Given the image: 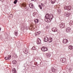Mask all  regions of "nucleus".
I'll use <instances>...</instances> for the list:
<instances>
[{
	"label": "nucleus",
	"mask_w": 73,
	"mask_h": 73,
	"mask_svg": "<svg viewBox=\"0 0 73 73\" xmlns=\"http://www.w3.org/2000/svg\"><path fill=\"white\" fill-rule=\"evenodd\" d=\"M66 31L67 33H68L70 31V28L69 27H67L66 29Z\"/></svg>",
	"instance_id": "nucleus-8"
},
{
	"label": "nucleus",
	"mask_w": 73,
	"mask_h": 73,
	"mask_svg": "<svg viewBox=\"0 0 73 73\" xmlns=\"http://www.w3.org/2000/svg\"><path fill=\"white\" fill-rule=\"evenodd\" d=\"M68 48L70 49H72L73 48V46H72L70 45L68 46Z\"/></svg>",
	"instance_id": "nucleus-17"
},
{
	"label": "nucleus",
	"mask_w": 73,
	"mask_h": 73,
	"mask_svg": "<svg viewBox=\"0 0 73 73\" xmlns=\"http://www.w3.org/2000/svg\"><path fill=\"white\" fill-rule=\"evenodd\" d=\"M70 15V13H67V12H66L65 13V15L66 17H68V16H69Z\"/></svg>",
	"instance_id": "nucleus-9"
},
{
	"label": "nucleus",
	"mask_w": 73,
	"mask_h": 73,
	"mask_svg": "<svg viewBox=\"0 0 73 73\" xmlns=\"http://www.w3.org/2000/svg\"><path fill=\"white\" fill-rule=\"evenodd\" d=\"M52 31L53 32H57V29L56 27H53L52 29Z\"/></svg>",
	"instance_id": "nucleus-5"
},
{
	"label": "nucleus",
	"mask_w": 73,
	"mask_h": 73,
	"mask_svg": "<svg viewBox=\"0 0 73 73\" xmlns=\"http://www.w3.org/2000/svg\"><path fill=\"white\" fill-rule=\"evenodd\" d=\"M52 41H53V40L52 39V38H51L50 39L48 40V41L49 42H52Z\"/></svg>",
	"instance_id": "nucleus-20"
},
{
	"label": "nucleus",
	"mask_w": 73,
	"mask_h": 73,
	"mask_svg": "<svg viewBox=\"0 0 73 73\" xmlns=\"http://www.w3.org/2000/svg\"><path fill=\"white\" fill-rule=\"evenodd\" d=\"M45 17H46V15H45Z\"/></svg>",
	"instance_id": "nucleus-37"
},
{
	"label": "nucleus",
	"mask_w": 73,
	"mask_h": 73,
	"mask_svg": "<svg viewBox=\"0 0 73 73\" xmlns=\"http://www.w3.org/2000/svg\"><path fill=\"white\" fill-rule=\"evenodd\" d=\"M13 56H14V57H15L16 56H17V55L15 53H14V54H13Z\"/></svg>",
	"instance_id": "nucleus-27"
},
{
	"label": "nucleus",
	"mask_w": 73,
	"mask_h": 73,
	"mask_svg": "<svg viewBox=\"0 0 73 73\" xmlns=\"http://www.w3.org/2000/svg\"><path fill=\"white\" fill-rule=\"evenodd\" d=\"M47 41H48V39H46Z\"/></svg>",
	"instance_id": "nucleus-36"
},
{
	"label": "nucleus",
	"mask_w": 73,
	"mask_h": 73,
	"mask_svg": "<svg viewBox=\"0 0 73 73\" xmlns=\"http://www.w3.org/2000/svg\"><path fill=\"white\" fill-rule=\"evenodd\" d=\"M56 0H52L51 3H52V4H54Z\"/></svg>",
	"instance_id": "nucleus-21"
},
{
	"label": "nucleus",
	"mask_w": 73,
	"mask_h": 73,
	"mask_svg": "<svg viewBox=\"0 0 73 73\" xmlns=\"http://www.w3.org/2000/svg\"><path fill=\"white\" fill-rule=\"evenodd\" d=\"M35 0H31V1H34Z\"/></svg>",
	"instance_id": "nucleus-34"
},
{
	"label": "nucleus",
	"mask_w": 73,
	"mask_h": 73,
	"mask_svg": "<svg viewBox=\"0 0 73 73\" xmlns=\"http://www.w3.org/2000/svg\"><path fill=\"white\" fill-rule=\"evenodd\" d=\"M33 16H35V13H33Z\"/></svg>",
	"instance_id": "nucleus-32"
},
{
	"label": "nucleus",
	"mask_w": 73,
	"mask_h": 73,
	"mask_svg": "<svg viewBox=\"0 0 73 73\" xmlns=\"http://www.w3.org/2000/svg\"><path fill=\"white\" fill-rule=\"evenodd\" d=\"M0 31H1V28L0 27Z\"/></svg>",
	"instance_id": "nucleus-35"
},
{
	"label": "nucleus",
	"mask_w": 73,
	"mask_h": 73,
	"mask_svg": "<svg viewBox=\"0 0 73 73\" xmlns=\"http://www.w3.org/2000/svg\"><path fill=\"white\" fill-rule=\"evenodd\" d=\"M42 50L43 52H45L46 51V48L45 47H43L42 48Z\"/></svg>",
	"instance_id": "nucleus-11"
},
{
	"label": "nucleus",
	"mask_w": 73,
	"mask_h": 73,
	"mask_svg": "<svg viewBox=\"0 0 73 73\" xmlns=\"http://www.w3.org/2000/svg\"><path fill=\"white\" fill-rule=\"evenodd\" d=\"M51 70L53 72H54L56 70L54 69V68L53 67H52L51 69Z\"/></svg>",
	"instance_id": "nucleus-22"
},
{
	"label": "nucleus",
	"mask_w": 73,
	"mask_h": 73,
	"mask_svg": "<svg viewBox=\"0 0 73 73\" xmlns=\"http://www.w3.org/2000/svg\"><path fill=\"white\" fill-rule=\"evenodd\" d=\"M29 7L31 8H33V4L30 3L29 4Z\"/></svg>",
	"instance_id": "nucleus-13"
},
{
	"label": "nucleus",
	"mask_w": 73,
	"mask_h": 73,
	"mask_svg": "<svg viewBox=\"0 0 73 73\" xmlns=\"http://www.w3.org/2000/svg\"><path fill=\"white\" fill-rule=\"evenodd\" d=\"M32 49L33 50H36V49H37L36 48V47L34 46L33 47V48H32Z\"/></svg>",
	"instance_id": "nucleus-24"
},
{
	"label": "nucleus",
	"mask_w": 73,
	"mask_h": 73,
	"mask_svg": "<svg viewBox=\"0 0 73 73\" xmlns=\"http://www.w3.org/2000/svg\"><path fill=\"white\" fill-rule=\"evenodd\" d=\"M64 9H67V10H68V11H69V10H70V6H65L64 7Z\"/></svg>",
	"instance_id": "nucleus-4"
},
{
	"label": "nucleus",
	"mask_w": 73,
	"mask_h": 73,
	"mask_svg": "<svg viewBox=\"0 0 73 73\" xmlns=\"http://www.w3.org/2000/svg\"><path fill=\"white\" fill-rule=\"evenodd\" d=\"M25 7H26V5H25Z\"/></svg>",
	"instance_id": "nucleus-38"
},
{
	"label": "nucleus",
	"mask_w": 73,
	"mask_h": 73,
	"mask_svg": "<svg viewBox=\"0 0 73 73\" xmlns=\"http://www.w3.org/2000/svg\"><path fill=\"white\" fill-rule=\"evenodd\" d=\"M59 27L60 28H63L65 27V24L64 23H62L60 24Z\"/></svg>",
	"instance_id": "nucleus-2"
},
{
	"label": "nucleus",
	"mask_w": 73,
	"mask_h": 73,
	"mask_svg": "<svg viewBox=\"0 0 73 73\" xmlns=\"http://www.w3.org/2000/svg\"><path fill=\"white\" fill-rule=\"evenodd\" d=\"M51 54H49V53H47L46 54V56L47 57H48V58H49V57L50 56Z\"/></svg>",
	"instance_id": "nucleus-12"
},
{
	"label": "nucleus",
	"mask_w": 73,
	"mask_h": 73,
	"mask_svg": "<svg viewBox=\"0 0 73 73\" xmlns=\"http://www.w3.org/2000/svg\"><path fill=\"white\" fill-rule=\"evenodd\" d=\"M17 0H15L14 2V4H16V3H17Z\"/></svg>",
	"instance_id": "nucleus-25"
},
{
	"label": "nucleus",
	"mask_w": 73,
	"mask_h": 73,
	"mask_svg": "<svg viewBox=\"0 0 73 73\" xmlns=\"http://www.w3.org/2000/svg\"><path fill=\"white\" fill-rule=\"evenodd\" d=\"M41 33V32L40 31H39L38 32H37L35 33V35L36 36H37L39 35V34H40Z\"/></svg>",
	"instance_id": "nucleus-15"
},
{
	"label": "nucleus",
	"mask_w": 73,
	"mask_h": 73,
	"mask_svg": "<svg viewBox=\"0 0 73 73\" xmlns=\"http://www.w3.org/2000/svg\"><path fill=\"white\" fill-rule=\"evenodd\" d=\"M12 63L13 64H16V61L15 60H14L12 61Z\"/></svg>",
	"instance_id": "nucleus-19"
},
{
	"label": "nucleus",
	"mask_w": 73,
	"mask_h": 73,
	"mask_svg": "<svg viewBox=\"0 0 73 73\" xmlns=\"http://www.w3.org/2000/svg\"><path fill=\"white\" fill-rule=\"evenodd\" d=\"M60 61L63 63H65L66 61V59L64 58H62L60 59Z\"/></svg>",
	"instance_id": "nucleus-3"
},
{
	"label": "nucleus",
	"mask_w": 73,
	"mask_h": 73,
	"mask_svg": "<svg viewBox=\"0 0 73 73\" xmlns=\"http://www.w3.org/2000/svg\"><path fill=\"white\" fill-rule=\"evenodd\" d=\"M44 42H46V39H45V38L44 39Z\"/></svg>",
	"instance_id": "nucleus-29"
},
{
	"label": "nucleus",
	"mask_w": 73,
	"mask_h": 73,
	"mask_svg": "<svg viewBox=\"0 0 73 73\" xmlns=\"http://www.w3.org/2000/svg\"><path fill=\"white\" fill-rule=\"evenodd\" d=\"M10 17H13V15H12L11 14V15H10Z\"/></svg>",
	"instance_id": "nucleus-30"
},
{
	"label": "nucleus",
	"mask_w": 73,
	"mask_h": 73,
	"mask_svg": "<svg viewBox=\"0 0 73 73\" xmlns=\"http://www.w3.org/2000/svg\"><path fill=\"white\" fill-rule=\"evenodd\" d=\"M53 14H51L50 15L48 14H46V21L47 23H50L51 20L53 19Z\"/></svg>",
	"instance_id": "nucleus-1"
},
{
	"label": "nucleus",
	"mask_w": 73,
	"mask_h": 73,
	"mask_svg": "<svg viewBox=\"0 0 73 73\" xmlns=\"http://www.w3.org/2000/svg\"><path fill=\"white\" fill-rule=\"evenodd\" d=\"M41 5H42V7H44V5L42 3H41Z\"/></svg>",
	"instance_id": "nucleus-28"
},
{
	"label": "nucleus",
	"mask_w": 73,
	"mask_h": 73,
	"mask_svg": "<svg viewBox=\"0 0 73 73\" xmlns=\"http://www.w3.org/2000/svg\"><path fill=\"white\" fill-rule=\"evenodd\" d=\"M41 42V41L39 38H37V43L38 44H40Z\"/></svg>",
	"instance_id": "nucleus-10"
},
{
	"label": "nucleus",
	"mask_w": 73,
	"mask_h": 73,
	"mask_svg": "<svg viewBox=\"0 0 73 73\" xmlns=\"http://www.w3.org/2000/svg\"><path fill=\"white\" fill-rule=\"evenodd\" d=\"M11 55H9V56H7L5 57V60H10V58H11Z\"/></svg>",
	"instance_id": "nucleus-7"
},
{
	"label": "nucleus",
	"mask_w": 73,
	"mask_h": 73,
	"mask_svg": "<svg viewBox=\"0 0 73 73\" xmlns=\"http://www.w3.org/2000/svg\"><path fill=\"white\" fill-rule=\"evenodd\" d=\"M47 50H48V48H46V51H47Z\"/></svg>",
	"instance_id": "nucleus-33"
},
{
	"label": "nucleus",
	"mask_w": 73,
	"mask_h": 73,
	"mask_svg": "<svg viewBox=\"0 0 73 73\" xmlns=\"http://www.w3.org/2000/svg\"><path fill=\"white\" fill-rule=\"evenodd\" d=\"M12 72H13V73H16V69H15V68H13L12 69Z\"/></svg>",
	"instance_id": "nucleus-14"
},
{
	"label": "nucleus",
	"mask_w": 73,
	"mask_h": 73,
	"mask_svg": "<svg viewBox=\"0 0 73 73\" xmlns=\"http://www.w3.org/2000/svg\"><path fill=\"white\" fill-rule=\"evenodd\" d=\"M34 21L36 24H37V23H38V19H35V20Z\"/></svg>",
	"instance_id": "nucleus-16"
},
{
	"label": "nucleus",
	"mask_w": 73,
	"mask_h": 73,
	"mask_svg": "<svg viewBox=\"0 0 73 73\" xmlns=\"http://www.w3.org/2000/svg\"><path fill=\"white\" fill-rule=\"evenodd\" d=\"M49 28V26H47L46 27V28H47V29H48Z\"/></svg>",
	"instance_id": "nucleus-31"
},
{
	"label": "nucleus",
	"mask_w": 73,
	"mask_h": 73,
	"mask_svg": "<svg viewBox=\"0 0 73 73\" xmlns=\"http://www.w3.org/2000/svg\"><path fill=\"white\" fill-rule=\"evenodd\" d=\"M39 7L40 9H42V7H41V5H39Z\"/></svg>",
	"instance_id": "nucleus-26"
},
{
	"label": "nucleus",
	"mask_w": 73,
	"mask_h": 73,
	"mask_svg": "<svg viewBox=\"0 0 73 73\" xmlns=\"http://www.w3.org/2000/svg\"><path fill=\"white\" fill-rule=\"evenodd\" d=\"M58 11L59 14L61 13V11L60 9H58Z\"/></svg>",
	"instance_id": "nucleus-23"
},
{
	"label": "nucleus",
	"mask_w": 73,
	"mask_h": 73,
	"mask_svg": "<svg viewBox=\"0 0 73 73\" xmlns=\"http://www.w3.org/2000/svg\"><path fill=\"white\" fill-rule=\"evenodd\" d=\"M18 33V32L17 30L15 31L14 32L15 35V36H17V35Z\"/></svg>",
	"instance_id": "nucleus-18"
},
{
	"label": "nucleus",
	"mask_w": 73,
	"mask_h": 73,
	"mask_svg": "<svg viewBox=\"0 0 73 73\" xmlns=\"http://www.w3.org/2000/svg\"><path fill=\"white\" fill-rule=\"evenodd\" d=\"M63 44H66L67 42H68V40L67 39H64L62 41Z\"/></svg>",
	"instance_id": "nucleus-6"
},
{
	"label": "nucleus",
	"mask_w": 73,
	"mask_h": 73,
	"mask_svg": "<svg viewBox=\"0 0 73 73\" xmlns=\"http://www.w3.org/2000/svg\"><path fill=\"white\" fill-rule=\"evenodd\" d=\"M44 20L45 21V19Z\"/></svg>",
	"instance_id": "nucleus-39"
}]
</instances>
